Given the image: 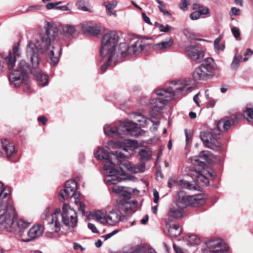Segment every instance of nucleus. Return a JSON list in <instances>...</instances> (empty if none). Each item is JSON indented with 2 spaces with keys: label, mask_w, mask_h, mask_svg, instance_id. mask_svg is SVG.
Instances as JSON below:
<instances>
[{
  "label": "nucleus",
  "mask_w": 253,
  "mask_h": 253,
  "mask_svg": "<svg viewBox=\"0 0 253 253\" xmlns=\"http://www.w3.org/2000/svg\"><path fill=\"white\" fill-rule=\"evenodd\" d=\"M220 134V130L214 129L211 131H204L200 133V137L205 145L211 148L215 145L216 140Z\"/></svg>",
  "instance_id": "9d476101"
},
{
  "label": "nucleus",
  "mask_w": 253,
  "mask_h": 253,
  "mask_svg": "<svg viewBox=\"0 0 253 253\" xmlns=\"http://www.w3.org/2000/svg\"><path fill=\"white\" fill-rule=\"evenodd\" d=\"M73 248L74 250H78V249H80L82 251H84L85 250V249L84 248H83L81 245H80V244L77 243H75L74 244V246H73Z\"/></svg>",
  "instance_id": "338daca9"
},
{
  "label": "nucleus",
  "mask_w": 253,
  "mask_h": 253,
  "mask_svg": "<svg viewBox=\"0 0 253 253\" xmlns=\"http://www.w3.org/2000/svg\"><path fill=\"white\" fill-rule=\"evenodd\" d=\"M234 123V119L225 118L220 120L217 124V128L221 130V128L222 127L224 130L227 131L229 129L230 126Z\"/></svg>",
  "instance_id": "b1692460"
},
{
  "label": "nucleus",
  "mask_w": 253,
  "mask_h": 253,
  "mask_svg": "<svg viewBox=\"0 0 253 253\" xmlns=\"http://www.w3.org/2000/svg\"><path fill=\"white\" fill-rule=\"evenodd\" d=\"M107 149V148L98 147L94 152L95 158L102 161L104 164V181L109 184L122 181L124 178L121 176L124 175V171L121 168L118 169L115 168V164L112 162L111 154L108 153Z\"/></svg>",
  "instance_id": "7ed1b4c3"
},
{
  "label": "nucleus",
  "mask_w": 253,
  "mask_h": 253,
  "mask_svg": "<svg viewBox=\"0 0 253 253\" xmlns=\"http://www.w3.org/2000/svg\"><path fill=\"white\" fill-rule=\"evenodd\" d=\"M75 203L77 205H78V204H79L80 207L79 208V210L80 211H81L83 213H84V204L83 203L80 202L79 201H77V199H75Z\"/></svg>",
  "instance_id": "6e6d98bb"
},
{
  "label": "nucleus",
  "mask_w": 253,
  "mask_h": 253,
  "mask_svg": "<svg viewBox=\"0 0 253 253\" xmlns=\"http://www.w3.org/2000/svg\"><path fill=\"white\" fill-rule=\"evenodd\" d=\"M120 54L121 57H125L127 54L135 56L139 54L146 47V41L141 38H136L132 42L131 45L127 46L126 43L120 44Z\"/></svg>",
  "instance_id": "423d86ee"
},
{
  "label": "nucleus",
  "mask_w": 253,
  "mask_h": 253,
  "mask_svg": "<svg viewBox=\"0 0 253 253\" xmlns=\"http://www.w3.org/2000/svg\"><path fill=\"white\" fill-rule=\"evenodd\" d=\"M193 197L188 196L186 194L182 191H179L176 196V207H179L181 208H185L191 204Z\"/></svg>",
  "instance_id": "f3484780"
},
{
  "label": "nucleus",
  "mask_w": 253,
  "mask_h": 253,
  "mask_svg": "<svg viewBox=\"0 0 253 253\" xmlns=\"http://www.w3.org/2000/svg\"><path fill=\"white\" fill-rule=\"evenodd\" d=\"M84 33L93 36H97L99 34L100 31L96 25L84 26L83 27Z\"/></svg>",
  "instance_id": "cd10ccee"
},
{
  "label": "nucleus",
  "mask_w": 253,
  "mask_h": 253,
  "mask_svg": "<svg viewBox=\"0 0 253 253\" xmlns=\"http://www.w3.org/2000/svg\"><path fill=\"white\" fill-rule=\"evenodd\" d=\"M184 131L185 134L186 145H187L189 141L192 139V134L191 131L187 129H185Z\"/></svg>",
  "instance_id": "de8ad7c7"
},
{
  "label": "nucleus",
  "mask_w": 253,
  "mask_h": 253,
  "mask_svg": "<svg viewBox=\"0 0 253 253\" xmlns=\"http://www.w3.org/2000/svg\"><path fill=\"white\" fill-rule=\"evenodd\" d=\"M190 82L189 80L172 82L170 88H167L166 90L168 92H172L173 93V98L177 94L185 95L191 90ZM165 89H166V88Z\"/></svg>",
  "instance_id": "1a4fd4ad"
},
{
  "label": "nucleus",
  "mask_w": 253,
  "mask_h": 253,
  "mask_svg": "<svg viewBox=\"0 0 253 253\" xmlns=\"http://www.w3.org/2000/svg\"><path fill=\"white\" fill-rule=\"evenodd\" d=\"M173 44V40L171 38L169 39L167 41H162L155 44L153 48L156 50H162L170 48Z\"/></svg>",
  "instance_id": "5701e85b"
},
{
  "label": "nucleus",
  "mask_w": 253,
  "mask_h": 253,
  "mask_svg": "<svg viewBox=\"0 0 253 253\" xmlns=\"http://www.w3.org/2000/svg\"><path fill=\"white\" fill-rule=\"evenodd\" d=\"M30 225V223L26 221L23 219H19L17 220L16 222V225L19 230V235L20 234H23L22 232V230L27 228L29 225Z\"/></svg>",
  "instance_id": "2f4dec72"
},
{
  "label": "nucleus",
  "mask_w": 253,
  "mask_h": 253,
  "mask_svg": "<svg viewBox=\"0 0 253 253\" xmlns=\"http://www.w3.org/2000/svg\"><path fill=\"white\" fill-rule=\"evenodd\" d=\"M122 213L118 210H113L107 214V223L114 225L121 221Z\"/></svg>",
  "instance_id": "6ab92c4d"
},
{
  "label": "nucleus",
  "mask_w": 253,
  "mask_h": 253,
  "mask_svg": "<svg viewBox=\"0 0 253 253\" xmlns=\"http://www.w3.org/2000/svg\"><path fill=\"white\" fill-rule=\"evenodd\" d=\"M242 58V56L241 55L236 54L231 64V68L233 70H237L240 65V63Z\"/></svg>",
  "instance_id": "e433bc0d"
},
{
  "label": "nucleus",
  "mask_w": 253,
  "mask_h": 253,
  "mask_svg": "<svg viewBox=\"0 0 253 253\" xmlns=\"http://www.w3.org/2000/svg\"><path fill=\"white\" fill-rule=\"evenodd\" d=\"M153 196L154 197V202L156 204L158 202L159 199V194L156 190H154Z\"/></svg>",
  "instance_id": "bf43d9fd"
},
{
  "label": "nucleus",
  "mask_w": 253,
  "mask_h": 253,
  "mask_svg": "<svg viewBox=\"0 0 253 253\" xmlns=\"http://www.w3.org/2000/svg\"><path fill=\"white\" fill-rule=\"evenodd\" d=\"M142 16L143 19L146 23H147L150 25H152V23L151 22V20H150V18L146 15V14L145 13H142Z\"/></svg>",
  "instance_id": "0e129e2a"
},
{
  "label": "nucleus",
  "mask_w": 253,
  "mask_h": 253,
  "mask_svg": "<svg viewBox=\"0 0 253 253\" xmlns=\"http://www.w3.org/2000/svg\"><path fill=\"white\" fill-rule=\"evenodd\" d=\"M221 38H222V37L220 36L214 40V46L215 49L217 50H219V47H220L219 43L221 41Z\"/></svg>",
  "instance_id": "603ef678"
},
{
  "label": "nucleus",
  "mask_w": 253,
  "mask_h": 253,
  "mask_svg": "<svg viewBox=\"0 0 253 253\" xmlns=\"http://www.w3.org/2000/svg\"><path fill=\"white\" fill-rule=\"evenodd\" d=\"M10 198L9 193L7 192L4 189L3 184L0 182V203H3L4 201H8Z\"/></svg>",
  "instance_id": "473e14b6"
},
{
  "label": "nucleus",
  "mask_w": 253,
  "mask_h": 253,
  "mask_svg": "<svg viewBox=\"0 0 253 253\" xmlns=\"http://www.w3.org/2000/svg\"><path fill=\"white\" fill-rule=\"evenodd\" d=\"M62 212L60 213L62 222L67 226L74 228L78 223V216L76 211L68 204H64L62 207Z\"/></svg>",
  "instance_id": "6e6552de"
},
{
  "label": "nucleus",
  "mask_w": 253,
  "mask_h": 253,
  "mask_svg": "<svg viewBox=\"0 0 253 253\" xmlns=\"http://www.w3.org/2000/svg\"><path fill=\"white\" fill-rule=\"evenodd\" d=\"M119 195L126 198L129 199L130 197L131 192L130 191H128L127 188L124 187Z\"/></svg>",
  "instance_id": "c03bdc74"
},
{
  "label": "nucleus",
  "mask_w": 253,
  "mask_h": 253,
  "mask_svg": "<svg viewBox=\"0 0 253 253\" xmlns=\"http://www.w3.org/2000/svg\"><path fill=\"white\" fill-rule=\"evenodd\" d=\"M134 118L136 120V121L139 122L140 123L139 125L144 127L145 126L147 125L149 122H152L154 125H155L156 126H158L159 125V122L158 121H157L156 122H154L152 121H151L150 119L147 118L143 116L140 115H136L135 116Z\"/></svg>",
  "instance_id": "c85d7f7f"
},
{
  "label": "nucleus",
  "mask_w": 253,
  "mask_h": 253,
  "mask_svg": "<svg viewBox=\"0 0 253 253\" xmlns=\"http://www.w3.org/2000/svg\"><path fill=\"white\" fill-rule=\"evenodd\" d=\"M193 77L195 81H204L212 77V76L206 72L203 66L200 65L193 71Z\"/></svg>",
  "instance_id": "a211bd4d"
},
{
  "label": "nucleus",
  "mask_w": 253,
  "mask_h": 253,
  "mask_svg": "<svg viewBox=\"0 0 253 253\" xmlns=\"http://www.w3.org/2000/svg\"><path fill=\"white\" fill-rule=\"evenodd\" d=\"M162 28H160V31L161 32L168 33L169 31L174 30V28L172 27L169 26L168 25H164L162 24Z\"/></svg>",
  "instance_id": "49530a36"
},
{
  "label": "nucleus",
  "mask_w": 253,
  "mask_h": 253,
  "mask_svg": "<svg viewBox=\"0 0 253 253\" xmlns=\"http://www.w3.org/2000/svg\"><path fill=\"white\" fill-rule=\"evenodd\" d=\"M68 5H69V4H68L66 5L57 6V7H56V9H58V10H61L62 11H69L70 9L68 6Z\"/></svg>",
  "instance_id": "69168bd1"
},
{
  "label": "nucleus",
  "mask_w": 253,
  "mask_h": 253,
  "mask_svg": "<svg viewBox=\"0 0 253 253\" xmlns=\"http://www.w3.org/2000/svg\"><path fill=\"white\" fill-rule=\"evenodd\" d=\"M111 155H114L117 159H127L129 157L130 154H125L121 152L116 151L115 153H111Z\"/></svg>",
  "instance_id": "a19ab883"
},
{
  "label": "nucleus",
  "mask_w": 253,
  "mask_h": 253,
  "mask_svg": "<svg viewBox=\"0 0 253 253\" xmlns=\"http://www.w3.org/2000/svg\"><path fill=\"white\" fill-rule=\"evenodd\" d=\"M62 3L61 1L56 2H51L48 3L46 4V7L47 9H51L54 8H56V6Z\"/></svg>",
  "instance_id": "8fccbe9b"
},
{
  "label": "nucleus",
  "mask_w": 253,
  "mask_h": 253,
  "mask_svg": "<svg viewBox=\"0 0 253 253\" xmlns=\"http://www.w3.org/2000/svg\"><path fill=\"white\" fill-rule=\"evenodd\" d=\"M253 53V51L251 50L250 48L247 49L246 52L244 54V55L245 56L244 58V61H247L248 60V57H247V56L250 55H251Z\"/></svg>",
  "instance_id": "13d9d810"
},
{
  "label": "nucleus",
  "mask_w": 253,
  "mask_h": 253,
  "mask_svg": "<svg viewBox=\"0 0 253 253\" xmlns=\"http://www.w3.org/2000/svg\"><path fill=\"white\" fill-rule=\"evenodd\" d=\"M119 231L120 230L118 229L115 230L110 233L107 234L105 235L101 236V238L104 239V240L106 241L108 239L110 238L111 237H112V236H113L114 235H116L118 233H119Z\"/></svg>",
  "instance_id": "a18cd8bd"
},
{
  "label": "nucleus",
  "mask_w": 253,
  "mask_h": 253,
  "mask_svg": "<svg viewBox=\"0 0 253 253\" xmlns=\"http://www.w3.org/2000/svg\"><path fill=\"white\" fill-rule=\"evenodd\" d=\"M38 121L39 122H41L43 125H45L46 124L47 120L44 116H40L38 118Z\"/></svg>",
  "instance_id": "e2e57ef3"
},
{
  "label": "nucleus",
  "mask_w": 253,
  "mask_h": 253,
  "mask_svg": "<svg viewBox=\"0 0 253 253\" xmlns=\"http://www.w3.org/2000/svg\"><path fill=\"white\" fill-rule=\"evenodd\" d=\"M243 115L250 123H253V109L247 108L244 111Z\"/></svg>",
  "instance_id": "4c0bfd02"
},
{
  "label": "nucleus",
  "mask_w": 253,
  "mask_h": 253,
  "mask_svg": "<svg viewBox=\"0 0 253 253\" xmlns=\"http://www.w3.org/2000/svg\"><path fill=\"white\" fill-rule=\"evenodd\" d=\"M120 181H118L115 183H107L105 182V183L109 186H110L109 187V189L110 191H112L113 193L119 195L120 193L121 192L122 189L124 187H121L117 185V183L119 182Z\"/></svg>",
  "instance_id": "f704fd0d"
},
{
  "label": "nucleus",
  "mask_w": 253,
  "mask_h": 253,
  "mask_svg": "<svg viewBox=\"0 0 253 253\" xmlns=\"http://www.w3.org/2000/svg\"><path fill=\"white\" fill-rule=\"evenodd\" d=\"M124 166L125 167L129 170L134 172V173H138L139 172L143 171V169L144 168V166L138 167H134L133 169H132L129 164L127 163H125Z\"/></svg>",
  "instance_id": "58836bf2"
},
{
  "label": "nucleus",
  "mask_w": 253,
  "mask_h": 253,
  "mask_svg": "<svg viewBox=\"0 0 253 253\" xmlns=\"http://www.w3.org/2000/svg\"><path fill=\"white\" fill-rule=\"evenodd\" d=\"M231 31L235 38H238L240 36V32L239 29L237 27H232L231 28Z\"/></svg>",
  "instance_id": "09e8293b"
},
{
  "label": "nucleus",
  "mask_w": 253,
  "mask_h": 253,
  "mask_svg": "<svg viewBox=\"0 0 253 253\" xmlns=\"http://www.w3.org/2000/svg\"><path fill=\"white\" fill-rule=\"evenodd\" d=\"M183 33L188 39H191L193 37L192 33L187 29H184L183 31Z\"/></svg>",
  "instance_id": "052dcab7"
},
{
  "label": "nucleus",
  "mask_w": 253,
  "mask_h": 253,
  "mask_svg": "<svg viewBox=\"0 0 253 253\" xmlns=\"http://www.w3.org/2000/svg\"><path fill=\"white\" fill-rule=\"evenodd\" d=\"M183 208L176 207V204H175L170 207L168 215L169 217L174 218H180L183 215Z\"/></svg>",
  "instance_id": "4be33fe9"
},
{
  "label": "nucleus",
  "mask_w": 253,
  "mask_h": 253,
  "mask_svg": "<svg viewBox=\"0 0 253 253\" xmlns=\"http://www.w3.org/2000/svg\"><path fill=\"white\" fill-rule=\"evenodd\" d=\"M104 5L106 8L107 14L108 15L110 16L111 14H113L115 16H117L116 12H113L112 10L114 9L117 5V2L116 1H113L110 2H106Z\"/></svg>",
  "instance_id": "7c9ffc66"
},
{
  "label": "nucleus",
  "mask_w": 253,
  "mask_h": 253,
  "mask_svg": "<svg viewBox=\"0 0 253 253\" xmlns=\"http://www.w3.org/2000/svg\"><path fill=\"white\" fill-rule=\"evenodd\" d=\"M59 30L53 24L48 23L45 31L36 35L33 40L28 42L27 47V55L30 58L32 65L31 69L24 60H21L17 68L13 70L9 75L11 85L19 87L22 83L27 84L28 75L31 73L36 78L38 84L45 86L48 84V77L43 74L38 68L39 58L38 53L48 55L50 64L56 65L59 61L57 55L61 50L60 46V38Z\"/></svg>",
  "instance_id": "f257e3e1"
},
{
  "label": "nucleus",
  "mask_w": 253,
  "mask_h": 253,
  "mask_svg": "<svg viewBox=\"0 0 253 253\" xmlns=\"http://www.w3.org/2000/svg\"><path fill=\"white\" fill-rule=\"evenodd\" d=\"M155 93L159 97L152 99L149 102V104L151 105L150 113L151 116L154 117L160 114L169 101L173 99V93L167 91L166 89L164 88L156 90Z\"/></svg>",
  "instance_id": "39448f33"
},
{
  "label": "nucleus",
  "mask_w": 253,
  "mask_h": 253,
  "mask_svg": "<svg viewBox=\"0 0 253 253\" xmlns=\"http://www.w3.org/2000/svg\"><path fill=\"white\" fill-rule=\"evenodd\" d=\"M176 182H177L175 180H174L172 178H170L169 179V182H168V186L169 188H172L174 186V184Z\"/></svg>",
  "instance_id": "774afa93"
},
{
  "label": "nucleus",
  "mask_w": 253,
  "mask_h": 253,
  "mask_svg": "<svg viewBox=\"0 0 253 253\" xmlns=\"http://www.w3.org/2000/svg\"><path fill=\"white\" fill-rule=\"evenodd\" d=\"M177 184L182 188L187 189L190 190L196 189L195 184L191 183L185 180L181 179L177 181Z\"/></svg>",
  "instance_id": "72a5a7b5"
},
{
  "label": "nucleus",
  "mask_w": 253,
  "mask_h": 253,
  "mask_svg": "<svg viewBox=\"0 0 253 253\" xmlns=\"http://www.w3.org/2000/svg\"><path fill=\"white\" fill-rule=\"evenodd\" d=\"M87 226H88V228L90 230H91L93 233H98V230L97 229L96 227L93 224L89 223L87 225Z\"/></svg>",
  "instance_id": "5fc2aeb1"
},
{
  "label": "nucleus",
  "mask_w": 253,
  "mask_h": 253,
  "mask_svg": "<svg viewBox=\"0 0 253 253\" xmlns=\"http://www.w3.org/2000/svg\"><path fill=\"white\" fill-rule=\"evenodd\" d=\"M130 253H156L154 251L151 249H148L144 247L138 246L135 249H132Z\"/></svg>",
  "instance_id": "c9c22d12"
},
{
  "label": "nucleus",
  "mask_w": 253,
  "mask_h": 253,
  "mask_svg": "<svg viewBox=\"0 0 253 253\" xmlns=\"http://www.w3.org/2000/svg\"><path fill=\"white\" fill-rule=\"evenodd\" d=\"M21 52L19 43L14 44L11 50L9 51L8 55L4 57L5 62L9 70L13 68L16 59L20 56Z\"/></svg>",
  "instance_id": "4468645a"
},
{
  "label": "nucleus",
  "mask_w": 253,
  "mask_h": 253,
  "mask_svg": "<svg viewBox=\"0 0 253 253\" xmlns=\"http://www.w3.org/2000/svg\"><path fill=\"white\" fill-rule=\"evenodd\" d=\"M200 12L198 11H194L190 15V18L193 20H197L200 17Z\"/></svg>",
  "instance_id": "3c124183"
},
{
  "label": "nucleus",
  "mask_w": 253,
  "mask_h": 253,
  "mask_svg": "<svg viewBox=\"0 0 253 253\" xmlns=\"http://www.w3.org/2000/svg\"><path fill=\"white\" fill-rule=\"evenodd\" d=\"M76 6L78 9L84 11H90L89 9L85 5L84 1L80 0L76 3Z\"/></svg>",
  "instance_id": "ea45409f"
},
{
  "label": "nucleus",
  "mask_w": 253,
  "mask_h": 253,
  "mask_svg": "<svg viewBox=\"0 0 253 253\" xmlns=\"http://www.w3.org/2000/svg\"><path fill=\"white\" fill-rule=\"evenodd\" d=\"M60 217V209H57L51 214V217L48 219L47 228L49 231L45 233L47 238L56 239L59 237V232L61 229Z\"/></svg>",
  "instance_id": "0eeeda50"
},
{
  "label": "nucleus",
  "mask_w": 253,
  "mask_h": 253,
  "mask_svg": "<svg viewBox=\"0 0 253 253\" xmlns=\"http://www.w3.org/2000/svg\"><path fill=\"white\" fill-rule=\"evenodd\" d=\"M50 212H49V209L48 208H47L43 211V212L42 213L41 215V217L42 219H47L48 216L49 215Z\"/></svg>",
  "instance_id": "864d4df0"
},
{
  "label": "nucleus",
  "mask_w": 253,
  "mask_h": 253,
  "mask_svg": "<svg viewBox=\"0 0 253 253\" xmlns=\"http://www.w3.org/2000/svg\"><path fill=\"white\" fill-rule=\"evenodd\" d=\"M207 245L209 250L214 253H226L228 249L224 242L219 238L209 240Z\"/></svg>",
  "instance_id": "ddd939ff"
},
{
  "label": "nucleus",
  "mask_w": 253,
  "mask_h": 253,
  "mask_svg": "<svg viewBox=\"0 0 253 253\" xmlns=\"http://www.w3.org/2000/svg\"><path fill=\"white\" fill-rule=\"evenodd\" d=\"M77 188V182L74 180H69L65 183V188L60 192L59 196L63 200L73 197H74L75 199H77L78 197L76 193Z\"/></svg>",
  "instance_id": "f8f14e48"
},
{
  "label": "nucleus",
  "mask_w": 253,
  "mask_h": 253,
  "mask_svg": "<svg viewBox=\"0 0 253 253\" xmlns=\"http://www.w3.org/2000/svg\"><path fill=\"white\" fill-rule=\"evenodd\" d=\"M169 232L171 237H176L182 233V229L178 224H173L169 229Z\"/></svg>",
  "instance_id": "c756f323"
},
{
  "label": "nucleus",
  "mask_w": 253,
  "mask_h": 253,
  "mask_svg": "<svg viewBox=\"0 0 253 253\" xmlns=\"http://www.w3.org/2000/svg\"><path fill=\"white\" fill-rule=\"evenodd\" d=\"M104 131L106 135L111 137L128 135L138 137L140 135V129L138 125L130 121L121 122L118 126L106 125L104 126Z\"/></svg>",
  "instance_id": "20e7f679"
},
{
  "label": "nucleus",
  "mask_w": 253,
  "mask_h": 253,
  "mask_svg": "<svg viewBox=\"0 0 253 253\" xmlns=\"http://www.w3.org/2000/svg\"><path fill=\"white\" fill-rule=\"evenodd\" d=\"M206 71L210 73L212 77L214 76V70L216 64L212 58H206L201 65Z\"/></svg>",
  "instance_id": "aec40b11"
},
{
  "label": "nucleus",
  "mask_w": 253,
  "mask_h": 253,
  "mask_svg": "<svg viewBox=\"0 0 253 253\" xmlns=\"http://www.w3.org/2000/svg\"><path fill=\"white\" fill-rule=\"evenodd\" d=\"M92 217L95 220L102 224L107 223V214L101 211H95L92 215Z\"/></svg>",
  "instance_id": "a878e982"
},
{
  "label": "nucleus",
  "mask_w": 253,
  "mask_h": 253,
  "mask_svg": "<svg viewBox=\"0 0 253 253\" xmlns=\"http://www.w3.org/2000/svg\"><path fill=\"white\" fill-rule=\"evenodd\" d=\"M44 228L42 224L33 225L27 232V235L20 234L21 241L23 242H30L42 236Z\"/></svg>",
  "instance_id": "9b49d317"
},
{
  "label": "nucleus",
  "mask_w": 253,
  "mask_h": 253,
  "mask_svg": "<svg viewBox=\"0 0 253 253\" xmlns=\"http://www.w3.org/2000/svg\"><path fill=\"white\" fill-rule=\"evenodd\" d=\"M63 31L67 34L72 35L75 31V28L72 25H66L63 28Z\"/></svg>",
  "instance_id": "37998d69"
},
{
  "label": "nucleus",
  "mask_w": 253,
  "mask_h": 253,
  "mask_svg": "<svg viewBox=\"0 0 253 253\" xmlns=\"http://www.w3.org/2000/svg\"><path fill=\"white\" fill-rule=\"evenodd\" d=\"M240 10L236 7H233L231 9V15H238L240 14Z\"/></svg>",
  "instance_id": "4d7b16f0"
},
{
  "label": "nucleus",
  "mask_w": 253,
  "mask_h": 253,
  "mask_svg": "<svg viewBox=\"0 0 253 253\" xmlns=\"http://www.w3.org/2000/svg\"><path fill=\"white\" fill-rule=\"evenodd\" d=\"M119 36L115 31H110L105 34L102 38L100 53L101 57V62L103 64L101 70L105 72L107 68L110 66L111 62L114 59L117 53H120V49L117 52Z\"/></svg>",
  "instance_id": "f03ea898"
},
{
  "label": "nucleus",
  "mask_w": 253,
  "mask_h": 253,
  "mask_svg": "<svg viewBox=\"0 0 253 253\" xmlns=\"http://www.w3.org/2000/svg\"><path fill=\"white\" fill-rule=\"evenodd\" d=\"M138 155L142 161H147L150 159L152 151L149 148L142 147L139 150Z\"/></svg>",
  "instance_id": "bb28decb"
},
{
  "label": "nucleus",
  "mask_w": 253,
  "mask_h": 253,
  "mask_svg": "<svg viewBox=\"0 0 253 253\" xmlns=\"http://www.w3.org/2000/svg\"><path fill=\"white\" fill-rule=\"evenodd\" d=\"M0 152L8 159L14 157L16 151L13 143L4 139L0 142Z\"/></svg>",
  "instance_id": "dca6fc26"
},
{
  "label": "nucleus",
  "mask_w": 253,
  "mask_h": 253,
  "mask_svg": "<svg viewBox=\"0 0 253 253\" xmlns=\"http://www.w3.org/2000/svg\"><path fill=\"white\" fill-rule=\"evenodd\" d=\"M199 12H200V14H208L210 12L209 9L207 7H200Z\"/></svg>",
  "instance_id": "680f3d73"
},
{
  "label": "nucleus",
  "mask_w": 253,
  "mask_h": 253,
  "mask_svg": "<svg viewBox=\"0 0 253 253\" xmlns=\"http://www.w3.org/2000/svg\"><path fill=\"white\" fill-rule=\"evenodd\" d=\"M201 160L208 162V155L207 152L203 151L201 153L199 157L194 156L191 158V162L193 165L203 167L205 165V162L202 161Z\"/></svg>",
  "instance_id": "412c9836"
},
{
  "label": "nucleus",
  "mask_w": 253,
  "mask_h": 253,
  "mask_svg": "<svg viewBox=\"0 0 253 253\" xmlns=\"http://www.w3.org/2000/svg\"><path fill=\"white\" fill-rule=\"evenodd\" d=\"M192 178L196 181L197 183L202 186H208L210 182L208 179L203 174L198 171H195L193 174Z\"/></svg>",
  "instance_id": "393cba45"
},
{
  "label": "nucleus",
  "mask_w": 253,
  "mask_h": 253,
  "mask_svg": "<svg viewBox=\"0 0 253 253\" xmlns=\"http://www.w3.org/2000/svg\"><path fill=\"white\" fill-rule=\"evenodd\" d=\"M187 56L193 61H199L204 56L203 51L197 44H190L185 47Z\"/></svg>",
  "instance_id": "2eb2a0df"
},
{
  "label": "nucleus",
  "mask_w": 253,
  "mask_h": 253,
  "mask_svg": "<svg viewBox=\"0 0 253 253\" xmlns=\"http://www.w3.org/2000/svg\"><path fill=\"white\" fill-rule=\"evenodd\" d=\"M190 4L189 0H181L179 6L181 10L186 11L188 10V7Z\"/></svg>",
  "instance_id": "79ce46f5"
}]
</instances>
